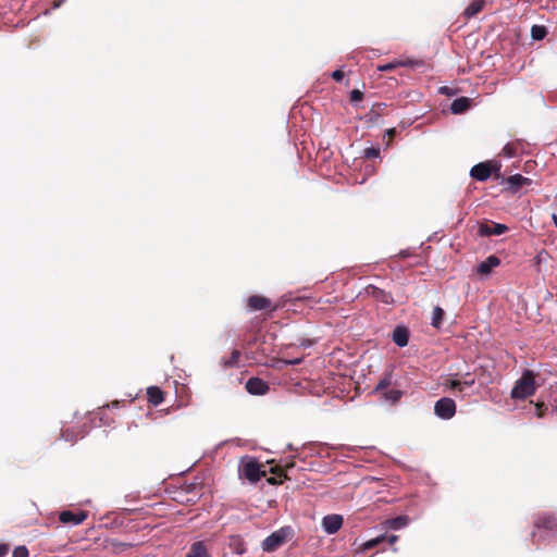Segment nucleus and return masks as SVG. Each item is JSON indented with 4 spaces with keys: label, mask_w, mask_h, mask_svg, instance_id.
Returning <instances> with one entry per match:
<instances>
[{
    "label": "nucleus",
    "mask_w": 557,
    "mask_h": 557,
    "mask_svg": "<svg viewBox=\"0 0 557 557\" xmlns=\"http://www.w3.org/2000/svg\"><path fill=\"white\" fill-rule=\"evenodd\" d=\"M88 517L85 510H64L59 513V520L63 524L78 525L82 524Z\"/></svg>",
    "instance_id": "nucleus-8"
},
{
    "label": "nucleus",
    "mask_w": 557,
    "mask_h": 557,
    "mask_svg": "<svg viewBox=\"0 0 557 557\" xmlns=\"http://www.w3.org/2000/svg\"><path fill=\"white\" fill-rule=\"evenodd\" d=\"M441 92L448 96L451 95V91L448 87H442Z\"/></svg>",
    "instance_id": "nucleus-41"
},
{
    "label": "nucleus",
    "mask_w": 557,
    "mask_h": 557,
    "mask_svg": "<svg viewBox=\"0 0 557 557\" xmlns=\"http://www.w3.org/2000/svg\"><path fill=\"white\" fill-rule=\"evenodd\" d=\"M500 264V259L494 255L487 257L484 261H482L478 268V274L482 276H487L492 273L493 269Z\"/></svg>",
    "instance_id": "nucleus-14"
},
{
    "label": "nucleus",
    "mask_w": 557,
    "mask_h": 557,
    "mask_svg": "<svg viewBox=\"0 0 557 557\" xmlns=\"http://www.w3.org/2000/svg\"><path fill=\"white\" fill-rule=\"evenodd\" d=\"M536 530L557 531V516L553 512L539 513L533 522Z\"/></svg>",
    "instance_id": "nucleus-6"
},
{
    "label": "nucleus",
    "mask_w": 557,
    "mask_h": 557,
    "mask_svg": "<svg viewBox=\"0 0 557 557\" xmlns=\"http://www.w3.org/2000/svg\"><path fill=\"white\" fill-rule=\"evenodd\" d=\"M332 78L336 82H341L344 78V72L341 70H336L332 73Z\"/></svg>",
    "instance_id": "nucleus-38"
},
{
    "label": "nucleus",
    "mask_w": 557,
    "mask_h": 557,
    "mask_svg": "<svg viewBox=\"0 0 557 557\" xmlns=\"http://www.w3.org/2000/svg\"><path fill=\"white\" fill-rule=\"evenodd\" d=\"M521 149H522V144L520 141L508 143L503 148V153H504V156H506L508 158H512V157L518 156V153L521 151Z\"/></svg>",
    "instance_id": "nucleus-23"
},
{
    "label": "nucleus",
    "mask_w": 557,
    "mask_h": 557,
    "mask_svg": "<svg viewBox=\"0 0 557 557\" xmlns=\"http://www.w3.org/2000/svg\"><path fill=\"white\" fill-rule=\"evenodd\" d=\"M379 154H380V150L374 147H370L364 150V156L367 158H376V157H379Z\"/></svg>",
    "instance_id": "nucleus-36"
},
{
    "label": "nucleus",
    "mask_w": 557,
    "mask_h": 557,
    "mask_svg": "<svg viewBox=\"0 0 557 557\" xmlns=\"http://www.w3.org/2000/svg\"><path fill=\"white\" fill-rule=\"evenodd\" d=\"M471 104V100L467 97H460L455 99L450 104V110L454 114H461L466 112Z\"/></svg>",
    "instance_id": "nucleus-20"
},
{
    "label": "nucleus",
    "mask_w": 557,
    "mask_h": 557,
    "mask_svg": "<svg viewBox=\"0 0 557 557\" xmlns=\"http://www.w3.org/2000/svg\"><path fill=\"white\" fill-rule=\"evenodd\" d=\"M240 351L237 349H234L231 354V356L227 359L222 360V364L225 368H232L238 364L239 358H240Z\"/></svg>",
    "instance_id": "nucleus-28"
},
{
    "label": "nucleus",
    "mask_w": 557,
    "mask_h": 557,
    "mask_svg": "<svg viewBox=\"0 0 557 557\" xmlns=\"http://www.w3.org/2000/svg\"><path fill=\"white\" fill-rule=\"evenodd\" d=\"M10 546L8 544H0V557H4L9 553Z\"/></svg>",
    "instance_id": "nucleus-39"
},
{
    "label": "nucleus",
    "mask_w": 557,
    "mask_h": 557,
    "mask_svg": "<svg viewBox=\"0 0 557 557\" xmlns=\"http://www.w3.org/2000/svg\"><path fill=\"white\" fill-rule=\"evenodd\" d=\"M555 410L557 411V397H556V405H555Z\"/></svg>",
    "instance_id": "nucleus-47"
},
{
    "label": "nucleus",
    "mask_w": 557,
    "mask_h": 557,
    "mask_svg": "<svg viewBox=\"0 0 557 557\" xmlns=\"http://www.w3.org/2000/svg\"><path fill=\"white\" fill-rule=\"evenodd\" d=\"M547 35V28L543 25H533L531 28V37L534 40H542Z\"/></svg>",
    "instance_id": "nucleus-27"
},
{
    "label": "nucleus",
    "mask_w": 557,
    "mask_h": 557,
    "mask_svg": "<svg viewBox=\"0 0 557 557\" xmlns=\"http://www.w3.org/2000/svg\"><path fill=\"white\" fill-rule=\"evenodd\" d=\"M393 341L399 347L407 346L409 342V331L405 326H397L393 332Z\"/></svg>",
    "instance_id": "nucleus-19"
},
{
    "label": "nucleus",
    "mask_w": 557,
    "mask_h": 557,
    "mask_svg": "<svg viewBox=\"0 0 557 557\" xmlns=\"http://www.w3.org/2000/svg\"><path fill=\"white\" fill-rule=\"evenodd\" d=\"M301 362V359H295V360H285L284 363L286 364H299Z\"/></svg>",
    "instance_id": "nucleus-40"
},
{
    "label": "nucleus",
    "mask_w": 557,
    "mask_h": 557,
    "mask_svg": "<svg viewBox=\"0 0 557 557\" xmlns=\"http://www.w3.org/2000/svg\"><path fill=\"white\" fill-rule=\"evenodd\" d=\"M546 410L547 406L544 403L539 401L535 404V414L537 418H543Z\"/></svg>",
    "instance_id": "nucleus-34"
},
{
    "label": "nucleus",
    "mask_w": 557,
    "mask_h": 557,
    "mask_svg": "<svg viewBox=\"0 0 557 557\" xmlns=\"http://www.w3.org/2000/svg\"><path fill=\"white\" fill-rule=\"evenodd\" d=\"M504 183L507 185V190L515 194L519 191L523 186H529L532 181L521 174H515L507 177Z\"/></svg>",
    "instance_id": "nucleus-10"
},
{
    "label": "nucleus",
    "mask_w": 557,
    "mask_h": 557,
    "mask_svg": "<svg viewBox=\"0 0 557 557\" xmlns=\"http://www.w3.org/2000/svg\"><path fill=\"white\" fill-rule=\"evenodd\" d=\"M147 400L157 407L164 400V393L158 386H149L147 388Z\"/></svg>",
    "instance_id": "nucleus-18"
},
{
    "label": "nucleus",
    "mask_w": 557,
    "mask_h": 557,
    "mask_svg": "<svg viewBox=\"0 0 557 557\" xmlns=\"http://www.w3.org/2000/svg\"><path fill=\"white\" fill-rule=\"evenodd\" d=\"M500 163L498 162H480L475 164L471 171L470 175L472 178L484 182L486 181L493 173H495V177L498 178L500 176Z\"/></svg>",
    "instance_id": "nucleus-2"
},
{
    "label": "nucleus",
    "mask_w": 557,
    "mask_h": 557,
    "mask_svg": "<svg viewBox=\"0 0 557 557\" xmlns=\"http://www.w3.org/2000/svg\"><path fill=\"white\" fill-rule=\"evenodd\" d=\"M531 536H532L533 543H536L537 541H536V532L535 531L532 532Z\"/></svg>",
    "instance_id": "nucleus-44"
},
{
    "label": "nucleus",
    "mask_w": 557,
    "mask_h": 557,
    "mask_svg": "<svg viewBox=\"0 0 557 557\" xmlns=\"http://www.w3.org/2000/svg\"><path fill=\"white\" fill-rule=\"evenodd\" d=\"M364 295L384 305H393L395 302L392 293L371 284L364 287Z\"/></svg>",
    "instance_id": "nucleus-7"
},
{
    "label": "nucleus",
    "mask_w": 557,
    "mask_h": 557,
    "mask_svg": "<svg viewBox=\"0 0 557 557\" xmlns=\"http://www.w3.org/2000/svg\"><path fill=\"white\" fill-rule=\"evenodd\" d=\"M185 557H211L205 541H197L189 547Z\"/></svg>",
    "instance_id": "nucleus-15"
},
{
    "label": "nucleus",
    "mask_w": 557,
    "mask_h": 557,
    "mask_svg": "<svg viewBox=\"0 0 557 557\" xmlns=\"http://www.w3.org/2000/svg\"><path fill=\"white\" fill-rule=\"evenodd\" d=\"M293 466H294V462L286 463L284 468H282L280 466L272 467L271 468V472L275 476L268 478L267 479L268 483L271 484V485H275V484L282 483L283 482V480L281 479L282 476L284 479H287V475L284 473L285 470L288 469V468H292Z\"/></svg>",
    "instance_id": "nucleus-16"
},
{
    "label": "nucleus",
    "mask_w": 557,
    "mask_h": 557,
    "mask_svg": "<svg viewBox=\"0 0 557 557\" xmlns=\"http://www.w3.org/2000/svg\"><path fill=\"white\" fill-rule=\"evenodd\" d=\"M247 306L255 311L265 309H271L273 311L277 308L276 306L272 307V301L269 298L261 295L250 296L247 300Z\"/></svg>",
    "instance_id": "nucleus-12"
},
{
    "label": "nucleus",
    "mask_w": 557,
    "mask_h": 557,
    "mask_svg": "<svg viewBox=\"0 0 557 557\" xmlns=\"http://www.w3.org/2000/svg\"><path fill=\"white\" fill-rule=\"evenodd\" d=\"M461 383H462V388H463L465 386H472V385H474V383H475V379H474V376H473V375H471L470 373H467V374L465 375V380H463V381H461Z\"/></svg>",
    "instance_id": "nucleus-37"
},
{
    "label": "nucleus",
    "mask_w": 557,
    "mask_h": 557,
    "mask_svg": "<svg viewBox=\"0 0 557 557\" xmlns=\"http://www.w3.org/2000/svg\"><path fill=\"white\" fill-rule=\"evenodd\" d=\"M535 374L525 370L511 389L510 397L515 400H523L535 394Z\"/></svg>",
    "instance_id": "nucleus-1"
},
{
    "label": "nucleus",
    "mask_w": 557,
    "mask_h": 557,
    "mask_svg": "<svg viewBox=\"0 0 557 557\" xmlns=\"http://www.w3.org/2000/svg\"><path fill=\"white\" fill-rule=\"evenodd\" d=\"M61 435L65 441L70 442H75L78 438V435L70 429L62 430Z\"/></svg>",
    "instance_id": "nucleus-33"
},
{
    "label": "nucleus",
    "mask_w": 557,
    "mask_h": 557,
    "mask_svg": "<svg viewBox=\"0 0 557 557\" xmlns=\"http://www.w3.org/2000/svg\"><path fill=\"white\" fill-rule=\"evenodd\" d=\"M290 534L289 528H282L271 535H269L262 543V548L265 552H274L286 543Z\"/></svg>",
    "instance_id": "nucleus-4"
},
{
    "label": "nucleus",
    "mask_w": 557,
    "mask_h": 557,
    "mask_svg": "<svg viewBox=\"0 0 557 557\" xmlns=\"http://www.w3.org/2000/svg\"><path fill=\"white\" fill-rule=\"evenodd\" d=\"M484 0H473L465 10L463 15L471 18L480 13L484 8Z\"/></svg>",
    "instance_id": "nucleus-22"
},
{
    "label": "nucleus",
    "mask_w": 557,
    "mask_h": 557,
    "mask_svg": "<svg viewBox=\"0 0 557 557\" xmlns=\"http://www.w3.org/2000/svg\"><path fill=\"white\" fill-rule=\"evenodd\" d=\"M409 522V518L407 516H398L396 518L387 519L384 524L385 528L391 530H399L406 527Z\"/></svg>",
    "instance_id": "nucleus-21"
},
{
    "label": "nucleus",
    "mask_w": 557,
    "mask_h": 557,
    "mask_svg": "<svg viewBox=\"0 0 557 557\" xmlns=\"http://www.w3.org/2000/svg\"><path fill=\"white\" fill-rule=\"evenodd\" d=\"M553 219H554V223H555V225H556V227H557V215H555V214H554V215H553Z\"/></svg>",
    "instance_id": "nucleus-46"
},
{
    "label": "nucleus",
    "mask_w": 557,
    "mask_h": 557,
    "mask_svg": "<svg viewBox=\"0 0 557 557\" xmlns=\"http://www.w3.org/2000/svg\"><path fill=\"white\" fill-rule=\"evenodd\" d=\"M261 467L262 466L257 460L250 458L247 461L243 462L239 469V473L249 482L256 483L261 478L267 475V472L262 470Z\"/></svg>",
    "instance_id": "nucleus-3"
},
{
    "label": "nucleus",
    "mask_w": 557,
    "mask_h": 557,
    "mask_svg": "<svg viewBox=\"0 0 557 557\" xmlns=\"http://www.w3.org/2000/svg\"><path fill=\"white\" fill-rule=\"evenodd\" d=\"M363 99V92L359 89H354L351 92H350V101L352 103L355 102H358V101H361Z\"/></svg>",
    "instance_id": "nucleus-35"
},
{
    "label": "nucleus",
    "mask_w": 557,
    "mask_h": 557,
    "mask_svg": "<svg viewBox=\"0 0 557 557\" xmlns=\"http://www.w3.org/2000/svg\"><path fill=\"white\" fill-rule=\"evenodd\" d=\"M392 384V374L388 373L386 374L382 380H380V382L377 383V385L375 386V392L376 393H383L384 391L387 389V387Z\"/></svg>",
    "instance_id": "nucleus-30"
},
{
    "label": "nucleus",
    "mask_w": 557,
    "mask_h": 557,
    "mask_svg": "<svg viewBox=\"0 0 557 557\" xmlns=\"http://www.w3.org/2000/svg\"><path fill=\"white\" fill-rule=\"evenodd\" d=\"M434 413L444 420L451 419L456 413V404L454 399L443 397L434 405Z\"/></svg>",
    "instance_id": "nucleus-5"
},
{
    "label": "nucleus",
    "mask_w": 557,
    "mask_h": 557,
    "mask_svg": "<svg viewBox=\"0 0 557 557\" xmlns=\"http://www.w3.org/2000/svg\"><path fill=\"white\" fill-rule=\"evenodd\" d=\"M542 258H543V252H540L539 255H536V257L534 258L535 262L537 264H540V262L542 261Z\"/></svg>",
    "instance_id": "nucleus-43"
},
{
    "label": "nucleus",
    "mask_w": 557,
    "mask_h": 557,
    "mask_svg": "<svg viewBox=\"0 0 557 557\" xmlns=\"http://www.w3.org/2000/svg\"><path fill=\"white\" fill-rule=\"evenodd\" d=\"M397 540H398L397 535H380L375 539H372V540L366 542L362 546V549L363 550L371 549L383 542H387L389 545H394L397 542Z\"/></svg>",
    "instance_id": "nucleus-17"
},
{
    "label": "nucleus",
    "mask_w": 557,
    "mask_h": 557,
    "mask_svg": "<svg viewBox=\"0 0 557 557\" xmlns=\"http://www.w3.org/2000/svg\"><path fill=\"white\" fill-rule=\"evenodd\" d=\"M12 556L13 557H29V553H28L27 547L22 545V546H17L14 548Z\"/></svg>",
    "instance_id": "nucleus-32"
},
{
    "label": "nucleus",
    "mask_w": 557,
    "mask_h": 557,
    "mask_svg": "<svg viewBox=\"0 0 557 557\" xmlns=\"http://www.w3.org/2000/svg\"><path fill=\"white\" fill-rule=\"evenodd\" d=\"M445 315L444 310L441 307H435L433 310L432 325L438 329L442 324L443 318Z\"/></svg>",
    "instance_id": "nucleus-29"
},
{
    "label": "nucleus",
    "mask_w": 557,
    "mask_h": 557,
    "mask_svg": "<svg viewBox=\"0 0 557 557\" xmlns=\"http://www.w3.org/2000/svg\"><path fill=\"white\" fill-rule=\"evenodd\" d=\"M245 387L251 395H264L270 389L268 383L260 377H250Z\"/></svg>",
    "instance_id": "nucleus-11"
},
{
    "label": "nucleus",
    "mask_w": 557,
    "mask_h": 557,
    "mask_svg": "<svg viewBox=\"0 0 557 557\" xmlns=\"http://www.w3.org/2000/svg\"><path fill=\"white\" fill-rule=\"evenodd\" d=\"M382 397L391 403V404H396L397 401L400 400L401 396H403V392L399 391V389H386L384 391L383 393H381Z\"/></svg>",
    "instance_id": "nucleus-24"
},
{
    "label": "nucleus",
    "mask_w": 557,
    "mask_h": 557,
    "mask_svg": "<svg viewBox=\"0 0 557 557\" xmlns=\"http://www.w3.org/2000/svg\"><path fill=\"white\" fill-rule=\"evenodd\" d=\"M445 386L449 389L462 392V383L459 380H447Z\"/></svg>",
    "instance_id": "nucleus-31"
},
{
    "label": "nucleus",
    "mask_w": 557,
    "mask_h": 557,
    "mask_svg": "<svg viewBox=\"0 0 557 557\" xmlns=\"http://www.w3.org/2000/svg\"><path fill=\"white\" fill-rule=\"evenodd\" d=\"M409 63H410L409 61H407V62H404V61H393V62H388V63L383 64V65H377L376 69H377L379 72H389V71L396 70L399 66H406Z\"/></svg>",
    "instance_id": "nucleus-26"
},
{
    "label": "nucleus",
    "mask_w": 557,
    "mask_h": 557,
    "mask_svg": "<svg viewBox=\"0 0 557 557\" xmlns=\"http://www.w3.org/2000/svg\"><path fill=\"white\" fill-rule=\"evenodd\" d=\"M386 133H387V135H388L389 139H393V137H394V136H395V134H396V131H395V128H391V129H388Z\"/></svg>",
    "instance_id": "nucleus-42"
},
{
    "label": "nucleus",
    "mask_w": 557,
    "mask_h": 557,
    "mask_svg": "<svg viewBox=\"0 0 557 557\" xmlns=\"http://www.w3.org/2000/svg\"><path fill=\"white\" fill-rule=\"evenodd\" d=\"M120 405V401L119 400H114L111 403V407H117Z\"/></svg>",
    "instance_id": "nucleus-45"
},
{
    "label": "nucleus",
    "mask_w": 557,
    "mask_h": 557,
    "mask_svg": "<svg viewBox=\"0 0 557 557\" xmlns=\"http://www.w3.org/2000/svg\"><path fill=\"white\" fill-rule=\"evenodd\" d=\"M230 546L235 554L243 555L246 553V546L242 537L233 536Z\"/></svg>",
    "instance_id": "nucleus-25"
},
{
    "label": "nucleus",
    "mask_w": 557,
    "mask_h": 557,
    "mask_svg": "<svg viewBox=\"0 0 557 557\" xmlns=\"http://www.w3.org/2000/svg\"><path fill=\"white\" fill-rule=\"evenodd\" d=\"M343 517L341 515H329L322 520V527L327 534H335L343 525Z\"/></svg>",
    "instance_id": "nucleus-13"
},
{
    "label": "nucleus",
    "mask_w": 557,
    "mask_h": 557,
    "mask_svg": "<svg viewBox=\"0 0 557 557\" xmlns=\"http://www.w3.org/2000/svg\"><path fill=\"white\" fill-rule=\"evenodd\" d=\"M508 231L507 225L495 223L492 221H485L480 224L478 234L480 236H492V235H502Z\"/></svg>",
    "instance_id": "nucleus-9"
}]
</instances>
